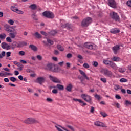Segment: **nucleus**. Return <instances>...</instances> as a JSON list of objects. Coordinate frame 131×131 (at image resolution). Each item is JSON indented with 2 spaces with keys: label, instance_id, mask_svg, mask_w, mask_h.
<instances>
[{
  "label": "nucleus",
  "instance_id": "e2e57ef3",
  "mask_svg": "<svg viewBox=\"0 0 131 131\" xmlns=\"http://www.w3.org/2000/svg\"><path fill=\"white\" fill-rule=\"evenodd\" d=\"M7 57H9L11 56V52H8L6 53Z\"/></svg>",
  "mask_w": 131,
  "mask_h": 131
},
{
  "label": "nucleus",
  "instance_id": "4c0bfd02",
  "mask_svg": "<svg viewBox=\"0 0 131 131\" xmlns=\"http://www.w3.org/2000/svg\"><path fill=\"white\" fill-rule=\"evenodd\" d=\"M57 49L59 50V51H64V48L62 47L61 45H57Z\"/></svg>",
  "mask_w": 131,
  "mask_h": 131
},
{
  "label": "nucleus",
  "instance_id": "7c9ffc66",
  "mask_svg": "<svg viewBox=\"0 0 131 131\" xmlns=\"http://www.w3.org/2000/svg\"><path fill=\"white\" fill-rule=\"evenodd\" d=\"M29 8L32 10H35L36 9V5L35 4H32L29 6Z\"/></svg>",
  "mask_w": 131,
  "mask_h": 131
},
{
  "label": "nucleus",
  "instance_id": "3c124183",
  "mask_svg": "<svg viewBox=\"0 0 131 131\" xmlns=\"http://www.w3.org/2000/svg\"><path fill=\"white\" fill-rule=\"evenodd\" d=\"M120 89V86L119 85H115L114 89L115 91H117V90H119Z\"/></svg>",
  "mask_w": 131,
  "mask_h": 131
},
{
  "label": "nucleus",
  "instance_id": "9d476101",
  "mask_svg": "<svg viewBox=\"0 0 131 131\" xmlns=\"http://www.w3.org/2000/svg\"><path fill=\"white\" fill-rule=\"evenodd\" d=\"M107 5L111 7V8H116V2L115 0H108Z\"/></svg>",
  "mask_w": 131,
  "mask_h": 131
},
{
  "label": "nucleus",
  "instance_id": "4d7b16f0",
  "mask_svg": "<svg viewBox=\"0 0 131 131\" xmlns=\"http://www.w3.org/2000/svg\"><path fill=\"white\" fill-rule=\"evenodd\" d=\"M115 98H116V99H117L118 100H120V99H121V97H120V96H119V95H116L115 96Z\"/></svg>",
  "mask_w": 131,
  "mask_h": 131
},
{
  "label": "nucleus",
  "instance_id": "052dcab7",
  "mask_svg": "<svg viewBox=\"0 0 131 131\" xmlns=\"http://www.w3.org/2000/svg\"><path fill=\"white\" fill-rule=\"evenodd\" d=\"M46 101H47V102H53V99L50 98H47Z\"/></svg>",
  "mask_w": 131,
  "mask_h": 131
},
{
  "label": "nucleus",
  "instance_id": "c9c22d12",
  "mask_svg": "<svg viewBox=\"0 0 131 131\" xmlns=\"http://www.w3.org/2000/svg\"><path fill=\"white\" fill-rule=\"evenodd\" d=\"M10 80H11V81H12V82H15L16 80H17V79H16V78L14 77H11L10 78Z\"/></svg>",
  "mask_w": 131,
  "mask_h": 131
},
{
  "label": "nucleus",
  "instance_id": "0e129e2a",
  "mask_svg": "<svg viewBox=\"0 0 131 131\" xmlns=\"http://www.w3.org/2000/svg\"><path fill=\"white\" fill-rule=\"evenodd\" d=\"M20 62L22 64H26L27 63V62H26V61L24 60H20Z\"/></svg>",
  "mask_w": 131,
  "mask_h": 131
},
{
  "label": "nucleus",
  "instance_id": "c03bdc74",
  "mask_svg": "<svg viewBox=\"0 0 131 131\" xmlns=\"http://www.w3.org/2000/svg\"><path fill=\"white\" fill-rule=\"evenodd\" d=\"M119 72L121 73H124V72H125V70H124V69L119 68Z\"/></svg>",
  "mask_w": 131,
  "mask_h": 131
},
{
  "label": "nucleus",
  "instance_id": "e433bc0d",
  "mask_svg": "<svg viewBox=\"0 0 131 131\" xmlns=\"http://www.w3.org/2000/svg\"><path fill=\"white\" fill-rule=\"evenodd\" d=\"M95 98H96V99H97V100H99L102 99V97H101L100 96V95H98V94H96V95H95Z\"/></svg>",
  "mask_w": 131,
  "mask_h": 131
},
{
  "label": "nucleus",
  "instance_id": "7ed1b4c3",
  "mask_svg": "<svg viewBox=\"0 0 131 131\" xmlns=\"http://www.w3.org/2000/svg\"><path fill=\"white\" fill-rule=\"evenodd\" d=\"M110 16L113 20H115L116 22H120V17L119 15L116 12H111L110 13Z\"/></svg>",
  "mask_w": 131,
  "mask_h": 131
},
{
  "label": "nucleus",
  "instance_id": "2f4dec72",
  "mask_svg": "<svg viewBox=\"0 0 131 131\" xmlns=\"http://www.w3.org/2000/svg\"><path fill=\"white\" fill-rule=\"evenodd\" d=\"M78 79H80L81 81V82H82V81H84V77L82 76H79L78 77Z\"/></svg>",
  "mask_w": 131,
  "mask_h": 131
},
{
  "label": "nucleus",
  "instance_id": "0eeeda50",
  "mask_svg": "<svg viewBox=\"0 0 131 131\" xmlns=\"http://www.w3.org/2000/svg\"><path fill=\"white\" fill-rule=\"evenodd\" d=\"M47 69L53 72H59L60 70V67L58 66H47Z\"/></svg>",
  "mask_w": 131,
  "mask_h": 131
},
{
  "label": "nucleus",
  "instance_id": "cd10ccee",
  "mask_svg": "<svg viewBox=\"0 0 131 131\" xmlns=\"http://www.w3.org/2000/svg\"><path fill=\"white\" fill-rule=\"evenodd\" d=\"M113 61H114L115 62H119L120 61V58L118 57H114L112 58Z\"/></svg>",
  "mask_w": 131,
  "mask_h": 131
},
{
  "label": "nucleus",
  "instance_id": "bf43d9fd",
  "mask_svg": "<svg viewBox=\"0 0 131 131\" xmlns=\"http://www.w3.org/2000/svg\"><path fill=\"white\" fill-rule=\"evenodd\" d=\"M93 66H98V62L97 61H93Z\"/></svg>",
  "mask_w": 131,
  "mask_h": 131
},
{
  "label": "nucleus",
  "instance_id": "c756f323",
  "mask_svg": "<svg viewBox=\"0 0 131 131\" xmlns=\"http://www.w3.org/2000/svg\"><path fill=\"white\" fill-rule=\"evenodd\" d=\"M11 10H12L13 12H15V13H16L17 12V11L18 10V8H17L15 6H11Z\"/></svg>",
  "mask_w": 131,
  "mask_h": 131
},
{
  "label": "nucleus",
  "instance_id": "a211bd4d",
  "mask_svg": "<svg viewBox=\"0 0 131 131\" xmlns=\"http://www.w3.org/2000/svg\"><path fill=\"white\" fill-rule=\"evenodd\" d=\"M66 27L68 30H70V31H73V29H74V27L71 24L67 23Z\"/></svg>",
  "mask_w": 131,
  "mask_h": 131
},
{
  "label": "nucleus",
  "instance_id": "69168bd1",
  "mask_svg": "<svg viewBox=\"0 0 131 131\" xmlns=\"http://www.w3.org/2000/svg\"><path fill=\"white\" fill-rule=\"evenodd\" d=\"M52 93L53 94H58V90H57L56 89H54L52 91Z\"/></svg>",
  "mask_w": 131,
  "mask_h": 131
},
{
  "label": "nucleus",
  "instance_id": "bb28decb",
  "mask_svg": "<svg viewBox=\"0 0 131 131\" xmlns=\"http://www.w3.org/2000/svg\"><path fill=\"white\" fill-rule=\"evenodd\" d=\"M29 48H31V50H32L33 51H37V48L36 47V46L33 45H31Z\"/></svg>",
  "mask_w": 131,
  "mask_h": 131
},
{
  "label": "nucleus",
  "instance_id": "72a5a7b5",
  "mask_svg": "<svg viewBox=\"0 0 131 131\" xmlns=\"http://www.w3.org/2000/svg\"><path fill=\"white\" fill-rule=\"evenodd\" d=\"M100 114H101V115H102V116H103V117H104V118H105V117L108 116V115H107V114H106V113H105V112H100Z\"/></svg>",
  "mask_w": 131,
  "mask_h": 131
},
{
  "label": "nucleus",
  "instance_id": "423d86ee",
  "mask_svg": "<svg viewBox=\"0 0 131 131\" xmlns=\"http://www.w3.org/2000/svg\"><path fill=\"white\" fill-rule=\"evenodd\" d=\"M42 15L44 17L48 18L49 19H53L55 17L54 13L50 11H45L42 13Z\"/></svg>",
  "mask_w": 131,
  "mask_h": 131
},
{
  "label": "nucleus",
  "instance_id": "6e6d98bb",
  "mask_svg": "<svg viewBox=\"0 0 131 131\" xmlns=\"http://www.w3.org/2000/svg\"><path fill=\"white\" fill-rule=\"evenodd\" d=\"M37 59H38V60H39V61H40V60H42V57H41V56H40V55H37Z\"/></svg>",
  "mask_w": 131,
  "mask_h": 131
},
{
  "label": "nucleus",
  "instance_id": "f257e3e1",
  "mask_svg": "<svg viewBox=\"0 0 131 131\" xmlns=\"http://www.w3.org/2000/svg\"><path fill=\"white\" fill-rule=\"evenodd\" d=\"M4 29L5 31L10 32L9 36H10L11 38L13 39L16 37V36L17 35V31L15 29L12 28V27L8 24L4 25Z\"/></svg>",
  "mask_w": 131,
  "mask_h": 131
},
{
  "label": "nucleus",
  "instance_id": "09e8293b",
  "mask_svg": "<svg viewBox=\"0 0 131 131\" xmlns=\"http://www.w3.org/2000/svg\"><path fill=\"white\" fill-rule=\"evenodd\" d=\"M67 127H68V128H69V129L71 130L74 131V128H73L72 126L67 125Z\"/></svg>",
  "mask_w": 131,
  "mask_h": 131
},
{
  "label": "nucleus",
  "instance_id": "603ef678",
  "mask_svg": "<svg viewBox=\"0 0 131 131\" xmlns=\"http://www.w3.org/2000/svg\"><path fill=\"white\" fill-rule=\"evenodd\" d=\"M17 70H18V71H22V69H23V67L22 66H18L17 68Z\"/></svg>",
  "mask_w": 131,
  "mask_h": 131
},
{
  "label": "nucleus",
  "instance_id": "1a4fd4ad",
  "mask_svg": "<svg viewBox=\"0 0 131 131\" xmlns=\"http://www.w3.org/2000/svg\"><path fill=\"white\" fill-rule=\"evenodd\" d=\"M94 125L99 127H105V128H107V125H106V124L99 121H95L94 122Z\"/></svg>",
  "mask_w": 131,
  "mask_h": 131
},
{
  "label": "nucleus",
  "instance_id": "20e7f679",
  "mask_svg": "<svg viewBox=\"0 0 131 131\" xmlns=\"http://www.w3.org/2000/svg\"><path fill=\"white\" fill-rule=\"evenodd\" d=\"M81 97L82 99H83L85 102H87V103H89V104H93V102L92 101V97L91 96L86 94H82L81 95Z\"/></svg>",
  "mask_w": 131,
  "mask_h": 131
},
{
  "label": "nucleus",
  "instance_id": "393cba45",
  "mask_svg": "<svg viewBox=\"0 0 131 131\" xmlns=\"http://www.w3.org/2000/svg\"><path fill=\"white\" fill-rule=\"evenodd\" d=\"M6 36H7V35L5 33H3L2 34H0V39H1V40L5 39H6Z\"/></svg>",
  "mask_w": 131,
  "mask_h": 131
},
{
  "label": "nucleus",
  "instance_id": "de8ad7c7",
  "mask_svg": "<svg viewBox=\"0 0 131 131\" xmlns=\"http://www.w3.org/2000/svg\"><path fill=\"white\" fill-rule=\"evenodd\" d=\"M32 17L33 18V19H34V20L37 21V17H36V15H35V14H32Z\"/></svg>",
  "mask_w": 131,
  "mask_h": 131
},
{
  "label": "nucleus",
  "instance_id": "412c9836",
  "mask_svg": "<svg viewBox=\"0 0 131 131\" xmlns=\"http://www.w3.org/2000/svg\"><path fill=\"white\" fill-rule=\"evenodd\" d=\"M104 64L105 65H111V66H115V64L113 63L112 61H110L109 60H104L103 61Z\"/></svg>",
  "mask_w": 131,
  "mask_h": 131
},
{
  "label": "nucleus",
  "instance_id": "aec40b11",
  "mask_svg": "<svg viewBox=\"0 0 131 131\" xmlns=\"http://www.w3.org/2000/svg\"><path fill=\"white\" fill-rule=\"evenodd\" d=\"M57 130L58 131H66V129L59 125H56L55 126Z\"/></svg>",
  "mask_w": 131,
  "mask_h": 131
},
{
  "label": "nucleus",
  "instance_id": "ea45409f",
  "mask_svg": "<svg viewBox=\"0 0 131 131\" xmlns=\"http://www.w3.org/2000/svg\"><path fill=\"white\" fill-rule=\"evenodd\" d=\"M12 37H7L6 38V41H7V42H12Z\"/></svg>",
  "mask_w": 131,
  "mask_h": 131
},
{
  "label": "nucleus",
  "instance_id": "a18cd8bd",
  "mask_svg": "<svg viewBox=\"0 0 131 131\" xmlns=\"http://www.w3.org/2000/svg\"><path fill=\"white\" fill-rule=\"evenodd\" d=\"M125 104L126 105V106H128V105H131V102L128 100H126L125 101Z\"/></svg>",
  "mask_w": 131,
  "mask_h": 131
},
{
  "label": "nucleus",
  "instance_id": "680f3d73",
  "mask_svg": "<svg viewBox=\"0 0 131 131\" xmlns=\"http://www.w3.org/2000/svg\"><path fill=\"white\" fill-rule=\"evenodd\" d=\"M40 33H41V34H42L43 35H45V36H47V35H48V34H47V33H46L45 31H42L40 32Z\"/></svg>",
  "mask_w": 131,
  "mask_h": 131
},
{
  "label": "nucleus",
  "instance_id": "f8f14e48",
  "mask_svg": "<svg viewBox=\"0 0 131 131\" xmlns=\"http://www.w3.org/2000/svg\"><path fill=\"white\" fill-rule=\"evenodd\" d=\"M36 81L39 84H42V83L46 82V78L43 77H39L37 78Z\"/></svg>",
  "mask_w": 131,
  "mask_h": 131
},
{
  "label": "nucleus",
  "instance_id": "4468645a",
  "mask_svg": "<svg viewBox=\"0 0 131 131\" xmlns=\"http://www.w3.org/2000/svg\"><path fill=\"white\" fill-rule=\"evenodd\" d=\"M84 46L87 49H89V50H96V46L93 45L90 43H85Z\"/></svg>",
  "mask_w": 131,
  "mask_h": 131
},
{
  "label": "nucleus",
  "instance_id": "4be33fe9",
  "mask_svg": "<svg viewBox=\"0 0 131 131\" xmlns=\"http://www.w3.org/2000/svg\"><path fill=\"white\" fill-rule=\"evenodd\" d=\"M72 89H73V85L71 83L68 84L66 87V90L68 92H72Z\"/></svg>",
  "mask_w": 131,
  "mask_h": 131
},
{
  "label": "nucleus",
  "instance_id": "338daca9",
  "mask_svg": "<svg viewBox=\"0 0 131 131\" xmlns=\"http://www.w3.org/2000/svg\"><path fill=\"white\" fill-rule=\"evenodd\" d=\"M14 74H15V75H19V71H14Z\"/></svg>",
  "mask_w": 131,
  "mask_h": 131
},
{
  "label": "nucleus",
  "instance_id": "58836bf2",
  "mask_svg": "<svg viewBox=\"0 0 131 131\" xmlns=\"http://www.w3.org/2000/svg\"><path fill=\"white\" fill-rule=\"evenodd\" d=\"M18 55L20 56H24L25 55V52L24 51H20L18 52Z\"/></svg>",
  "mask_w": 131,
  "mask_h": 131
},
{
  "label": "nucleus",
  "instance_id": "6ab92c4d",
  "mask_svg": "<svg viewBox=\"0 0 131 131\" xmlns=\"http://www.w3.org/2000/svg\"><path fill=\"white\" fill-rule=\"evenodd\" d=\"M120 32V30H119V29H118V28H114L111 30L110 31V33H113L114 34H116L117 33H119Z\"/></svg>",
  "mask_w": 131,
  "mask_h": 131
},
{
  "label": "nucleus",
  "instance_id": "774afa93",
  "mask_svg": "<svg viewBox=\"0 0 131 131\" xmlns=\"http://www.w3.org/2000/svg\"><path fill=\"white\" fill-rule=\"evenodd\" d=\"M4 81H5V82H9V80L8 78H5Z\"/></svg>",
  "mask_w": 131,
  "mask_h": 131
},
{
  "label": "nucleus",
  "instance_id": "a878e982",
  "mask_svg": "<svg viewBox=\"0 0 131 131\" xmlns=\"http://www.w3.org/2000/svg\"><path fill=\"white\" fill-rule=\"evenodd\" d=\"M34 35L36 37V38H41V35L37 32L35 33Z\"/></svg>",
  "mask_w": 131,
  "mask_h": 131
},
{
  "label": "nucleus",
  "instance_id": "6e6552de",
  "mask_svg": "<svg viewBox=\"0 0 131 131\" xmlns=\"http://www.w3.org/2000/svg\"><path fill=\"white\" fill-rule=\"evenodd\" d=\"M24 122L26 124H31L32 123H36V122H37V120L33 118H28L26 119Z\"/></svg>",
  "mask_w": 131,
  "mask_h": 131
},
{
  "label": "nucleus",
  "instance_id": "5fc2aeb1",
  "mask_svg": "<svg viewBox=\"0 0 131 131\" xmlns=\"http://www.w3.org/2000/svg\"><path fill=\"white\" fill-rule=\"evenodd\" d=\"M126 4L128 7H130L131 8V1H128Z\"/></svg>",
  "mask_w": 131,
  "mask_h": 131
},
{
  "label": "nucleus",
  "instance_id": "f03ea898",
  "mask_svg": "<svg viewBox=\"0 0 131 131\" xmlns=\"http://www.w3.org/2000/svg\"><path fill=\"white\" fill-rule=\"evenodd\" d=\"M93 22V20L91 17H87L84 19L81 22V27H88L91 23Z\"/></svg>",
  "mask_w": 131,
  "mask_h": 131
},
{
  "label": "nucleus",
  "instance_id": "49530a36",
  "mask_svg": "<svg viewBox=\"0 0 131 131\" xmlns=\"http://www.w3.org/2000/svg\"><path fill=\"white\" fill-rule=\"evenodd\" d=\"M47 41L48 43H50V45H54V41L51 39H47Z\"/></svg>",
  "mask_w": 131,
  "mask_h": 131
},
{
  "label": "nucleus",
  "instance_id": "2eb2a0df",
  "mask_svg": "<svg viewBox=\"0 0 131 131\" xmlns=\"http://www.w3.org/2000/svg\"><path fill=\"white\" fill-rule=\"evenodd\" d=\"M49 78L50 80H52L53 82H55L56 83H60L61 80H60L59 79L53 76H49Z\"/></svg>",
  "mask_w": 131,
  "mask_h": 131
},
{
  "label": "nucleus",
  "instance_id": "864d4df0",
  "mask_svg": "<svg viewBox=\"0 0 131 131\" xmlns=\"http://www.w3.org/2000/svg\"><path fill=\"white\" fill-rule=\"evenodd\" d=\"M67 57L68 58V59H70L71 58H72V54L71 53H69L67 55Z\"/></svg>",
  "mask_w": 131,
  "mask_h": 131
},
{
  "label": "nucleus",
  "instance_id": "13d9d810",
  "mask_svg": "<svg viewBox=\"0 0 131 131\" xmlns=\"http://www.w3.org/2000/svg\"><path fill=\"white\" fill-rule=\"evenodd\" d=\"M121 18L123 19V20H126V16H125V15L124 14H121Z\"/></svg>",
  "mask_w": 131,
  "mask_h": 131
},
{
  "label": "nucleus",
  "instance_id": "b1692460",
  "mask_svg": "<svg viewBox=\"0 0 131 131\" xmlns=\"http://www.w3.org/2000/svg\"><path fill=\"white\" fill-rule=\"evenodd\" d=\"M79 72H80V74L82 75L84 78L86 79L87 80H89V78L86 76V75H85V73L84 72L82 71L81 70H79Z\"/></svg>",
  "mask_w": 131,
  "mask_h": 131
},
{
  "label": "nucleus",
  "instance_id": "5701e85b",
  "mask_svg": "<svg viewBox=\"0 0 131 131\" xmlns=\"http://www.w3.org/2000/svg\"><path fill=\"white\" fill-rule=\"evenodd\" d=\"M73 101H75V102H79V103H81L82 104H83L82 105H81V106H85L86 105V103H84V102L80 99H78L77 98H73Z\"/></svg>",
  "mask_w": 131,
  "mask_h": 131
},
{
  "label": "nucleus",
  "instance_id": "dca6fc26",
  "mask_svg": "<svg viewBox=\"0 0 131 131\" xmlns=\"http://www.w3.org/2000/svg\"><path fill=\"white\" fill-rule=\"evenodd\" d=\"M112 50L114 52V54L115 55H116V54H117L118 51H119V50H120V46H119V45H117L115 46H114L113 47H112Z\"/></svg>",
  "mask_w": 131,
  "mask_h": 131
},
{
  "label": "nucleus",
  "instance_id": "a19ab883",
  "mask_svg": "<svg viewBox=\"0 0 131 131\" xmlns=\"http://www.w3.org/2000/svg\"><path fill=\"white\" fill-rule=\"evenodd\" d=\"M8 23L10 24V25H14V20L12 19H9L8 20Z\"/></svg>",
  "mask_w": 131,
  "mask_h": 131
},
{
  "label": "nucleus",
  "instance_id": "f3484780",
  "mask_svg": "<svg viewBox=\"0 0 131 131\" xmlns=\"http://www.w3.org/2000/svg\"><path fill=\"white\" fill-rule=\"evenodd\" d=\"M7 75L12 76H13V74L6 72H3V73L0 72V77H7Z\"/></svg>",
  "mask_w": 131,
  "mask_h": 131
},
{
  "label": "nucleus",
  "instance_id": "f704fd0d",
  "mask_svg": "<svg viewBox=\"0 0 131 131\" xmlns=\"http://www.w3.org/2000/svg\"><path fill=\"white\" fill-rule=\"evenodd\" d=\"M16 13H17V14H19V15H23V14H24V12L21 10H19V9H17Z\"/></svg>",
  "mask_w": 131,
  "mask_h": 131
},
{
  "label": "nucleus",
  "instance_id": "c85d7f7f",
  "mask_svg": "<svg viewBox=\"0 0 131 131\" xmlns=\"http://www.w3.org/2000/svg\"><path fill=\"white\" fill-rule=\"evenodd\" d=\"M57 89H58V90H60V91H63L64 90V86L60 84H57Z\"/></svg>",
  "mask_w": 131,
  "mask_h": 131
},
{
  "label": "nucleus",
  "instance_id": "39448f33",
  "mask_svg": "<svg viewBox=\"0 0 131 131\" xmlns=\"http://www.w3.org/2000/svg\"><path fill=\"white\" fill-rule=\"evenodd\" d=\"M100 71L101 73H103L104 75L108 76V77H115V76L114 75H113V73L111 71L106 69H103Z\"/></svg>",
  "mask_w": 131,
  "mask_h": 131
},
{
  "label": "nucleus",
  "instance_id": "79ce46f5",
  "mask_svg": "<svg viewBox=\"0 0 131 131\" xmlns=\"http://www.w3.org/2000/svg\"><path fill=\"white\" fill-rule=\"evenodd\" d=\"M100 80L102 81V82H103L104 83H106V82H107V79H106L105 78H101Z\"/></svg>",
  "mask_w": 131,
  "mask_h": 131
},
{
  "label": "nucleus",
  "instance_id": "8fccbe9b",
  "mask_svg": "<svg viewBox=\"0 0 131 131\" xmlns=\"http://www.w3.org/2000/svg\"><path fill=\"white\" fill-rule=\"evenodd\" d=\"M90 112L91 113H94L95 112V107H94L93 106H91Z\"/></svg>",
  "mask_w": 131,
  "mask_h": 131
},
{
  "label": "nucleus",
  "instance_id": "473e14b6",
  "mask_svg": "<svg viewBox=\"0 0 131 131\" xmlns=\"http://www.w3.org/2000/svg\"><path fill=\"white\" fill-rule=\"evenodd\" d=\"M120 82H127V80L124 78L120 79Z\"/></svg>",
  "mask_w": 131,
  "mask_h": 131
},
{
  "label": "nucleus",
  "instance_id": "ddd939ff",
  "mask_svg": "<svg viewBox=\"0 0 131 131\" xmlns=\"http://www.w3.org/2000/svg\"><path fill=\"white\" fill-rule=\"evenodd\" d=\"M15 47H16V48H22L23 47H24V46H26L27 45V43H26L25 41L19 42V43H16V42H14Z\"/></svg>",
  "mask_w": 131,
  "mask_h": 131
},
{
  "label": "nucleus",
  "instance_id": "37998d69",
  "mask_svg": "<svg viewBox=\"0 0 131 131\" xmlns=\"http://www.w3.org/2000/svg\"><path fill=\"white\" fill-rule=\"evenodd\" d=\"M57 34V31H56V30H53V31H51L50 32V34L51 35H55V34Z\"/></svg>",
  "mask_w": 131,
  "mask_h": 131
},
{
  "label": "nucleus",
  "instance_id": "9b49d317",
  "mask_svg": "<svg viewBox=\"0 0 131 131\" xmlns=\"http://www.w3.org/2000/svg\"><path fill=\"white\" fill-rule=\"evenodd\" d=\"M1 48L4 50H11V46L7 43L6 42H3L1 43Z\"/></svg>",
  "mask_w": 131,
  "mask_h": 131
}]
</instances>
